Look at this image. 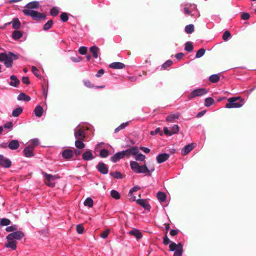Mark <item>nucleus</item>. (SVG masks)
<instances>
[{
	"mask_svg": "<svg viewBox=\"0 0 256 256\" xmlns=\"http://www.w3.org/2000/svg\"><path fill=\"white\" fill-rule=\"evenodd\" d=\"M18 229V226L15 225L13 224L10 226H8L6 228V230L7 232H16Z\"/></svg>",
	"mask_w": 256,
	"mask_h": 256,
	"instance_id": "nucleus-50",
	"label": "nucleus"
},
{
	"mask_svg": "<svg viewBox=\"0 0 256 256\" xmlns=\"http://www.w3.org/2000/svg\"><path fill=\"white\" fill-rule=\"evenodd\" d=\"M20 146V144L18 140H10L8 144V148L11 150H16Z\"/></svg>",
	"mask_w": 256,
	"mask_h": 256,
	"instance_id": "nucleus-19",
	"label": "nucleus"
},
{
	"mask_svg": "<svg viewBox=\"0 0 256 256\" xmlns=\"http://www.w3.org/2000/svg\"><path fill=\"white\" fill-rule=\"evenodd\" d=\"M90 50L92 53V56L94 58H98V54L100 52V48L98 46H93L90 48Z\"/></svg>",
	"mask_w": 256,
	"mask_h": 256,
	"instance_id": "nucleus-26",
	"label": "nucleus"
},
{
	"mask_svg": "<svg viewBox=\"0 0 256 256\" xmlns=\"http://www.w3.org/2000/svg\"><path fill=\"white\" fill-rule=\"evenodd\" d=\"M179 130V127L177 124H174L172 127L164 128V134L168 136H171L174 134H176Z\"/></svg>",
	"mask_w": 256,
	"mask_h": 256,
	"instance_id": "nucleus-10",
	"label": "nucleus"
},
{
	"mask_svg": "<svg viewBox=\"0 0 256 256\" xmlns=\"http://www.w3.org/2000/svg\"><path fill=\"white\" fill-rule=\"evenodd\" d=\"M208 90L205 88H197L193 90L188 96V98L191 100L196 97L202 96L205 95Z\"/></svg>",
	"mask_w": 256,
	"mask_h": 256,
	"instance_id": "nucleus-8",
	"label": "nucleus"
},
{
	"mask_svg": "<svg viewBox=\"0 0 256 256\" xmlns=\"http://www.w3.org/2000/svg\"><path fill=\"white\" fill-rule=\"evenodd\" d=\"M160 134V136L162 135V132H161L160 129V128H158L154 130H152L150 132V134L152 136H154V135L156 134Z\"/></svg>",
	"mask_w": 256,
	"mask_h": 256,
	"instance_id": "nucleus-56",
	"label": "nucleus"
},
{
	"mask_svg": "<svg viewBox=\"0 0 256 256\" xmlns=\"http://www.w3.org/2000/svg\"><path fill=\"white\" fill-rule=\"evenodd\" d=\"M250 14L247 12H243L241 16L242 18L244 20H248L250 18Z\"/></svg>",
	"mask_w": 256,
	"mask_h": 256,
	"instance_id": "nucleus-63",
	"label": "nucleus"
},
{
	"mask_svg": "<svg viewBox=\"0 0 256 256\" xmlns=\"http://www.w3.org/2000/svg\"><path fill=\"white\" fill-rule=\"evenodd\" d=\"M7 242L5 243V246L7 248H10L12 250H14L17 248V242L12 239L9 238L8 236H6Z\"/></svg>",
	"mask_w": 256,
	"mask_h": 256,
	"instance_id": "nucleus-12",
	"label": "nucleus"
},
{
	"mask_svg": "<svg viewBox=\"0 0 256 256\" xmlns=\"http://www.w3.org/2000/svg\"><path fill=\"white\" fill-rule=\"evenodd\" d=\"M23 109L22 107H18L14 109L12 112V116L14 117L18 116L22 112Z\"/></svg>",
	"mask_w": 256,
	"mask_h": 256,
	"instance_id": "nucleus-31",
	"label": "nucleus"
},
{
	"mask_svg": "<svg viewBox=\"0 0 256 256\" xmlns=\"http://www.w3.org/2000/svg\"><path fill=\"white\" fill-rule=\"evenodd\" d=\"M132 156H134V158L136 161L143 162L146 159V156L141 153H139V152L135 155H132Z\"/></svg>",
	"mask_w": 256,
	"mask_h": 256,
	"instance_id": "nucleus-30",
	"label": "nucleus"
},
{
	"mask_svg": "<svg viewBox=\"0 0 256 256\" xmlns=\"http://www.w3.org/2000/svg\"><path fill=\"white\" fill-rule=\"evenodd\" d=\"M170 250L171 252H174L176 250V248H178V244H176L174 242H172L170 246Z\"/></svg>",
	"mask_w": 256,
	"mask_h": 256,
	"instance_id": "nucleus-52",
	"label": "nucleus"
},
{
	"mask_svg": "<svg viewBox=\"0 0 256 256\" xmlns=\"http://www.w3.org/2000/svg\"><path fill=\"white\" fill-rule=\"evenodd\" d=\"M206 50L204 48H202L198 50L196 52V58H199L202 57L205 54Z\"/></svg>",
	"mask_w": 256,
	"mask_h": 256,
	"instance_id": "nucleus-47",
	"label": "nucleus"
},
{
	"mask_svg": "<svg viewBox=\"0 0 256 256\" xmlns=\"http://www.w3.org/2000/svg\"><path fill=\"white\" fill-rule=\"evenodd\" d=\"M53 24H54L53 23V21L52 20H48L44 25V26H43V30H50L52 28Z\"/></svg>",
	"mask_w": 256,
	"mask_h": 256,
	"instance_id": "nucleus-44",
	"label": "nucleus"
},
{
	"mask_svg": "<svg viewBox=\"0 0 256 256\" xmlns=\"http://www.w3.org/2000/svg\"><path fill=\"white\" fill-rule=\"evenodd\" d=\"M88 128L85 126L78 125L74 130V136L76 140H84L88 135Z\"/></svg>",
	"mask_w": 256,
	"mask_h": 256,
	"instance_id": "nucleus-5",
	"label": "nucleus"
},
{
	"mask_svg": "<svg viewBox=\"0 0 256 256\" xmlns=\"http://www.w3.org/2000/svg\"><path fill=\"white\" fill-rule=\"evenodd\" d=\"M68 16L67 13L62 12L60 14V20L64 22H66L68 21Z\"/></svg>",
	"mask_w": 256,
	"mask_h": 256,
	"instance_id": "nucleus-55",
	"label": "nucleus"
},
{
	"mask_svg": "<svg viewBox=\"0 0 256 256\" xmlns=\"http://www.w3.org/2000/svg\"><path fill=\"white\" fill-rule=\"evenodd\" d=\"M10 82L9 84L10 86L14 87H18L20 84V80L15 75H12L10 76Z\"/></svg>",
	"mask_w": 256,
	"mask_h": 256,
	"instance_id": "nucleus-20",
	"label": "nucleus"
},
{
	"mask_svg": "<svg viewBox=\"0 0 256 256\" xmlns=\"http://www.w3.org/2000/svg\"><path fill=\"white\" fill-rule=\"evenodd\" d=\"M11 223V221L6 218H0V226H8Z\"/></svg>",
	"mask_w": 256,
	"mask_h": 256,
	"instance_id": "nucleus-40",
	"label": "nucleus"
},
{
	"mask_svg": "<svg viewBox=\"0 0 256 256\" xmlns=\"http://www.w3.org/2000/svg\"><path fill=\"white\" fill-rule=\"evenodd\" d=\"M138 152L139 150L138 146H132L125 150L116 152L110 158V160L112 162L116 163L121 159L129 158L132 155H135Z\"/></svg>",
	"mask_w": 256,
	"mask_h": 256,
	"instance_id": "nucleus-2",
	"label": "nucleus"
},
{
	"mask_svg": "<svg viewBox=\"0 0 256 256\" xmlns=\"http://www.w3.org/2000/svg\"><path fill=\"white\" fill-rule=\"evenodd\" d=\"M42 174L44 179L46 180V184L51 188H53L55 186L54 180L60 178V176L58 174L52 175L44 172H42Z\"/></svg>",
	"mask_w": 256,
	"mask_h": 256,
	"instance_id": "nucleus-9",
	"label": "nucleus"
},
{
	"mask_svg": "<svg viewBox=\"0 0 256 256\" xmlns=\"http://www.w3.org/2000/svg\"><path fill=\"white\" fill-rule=\"evenodd\" d=\"M40 144V140L38 138H33L30 140L29 144L28 146L32 148L34 150V148L36 146H38Z\"/></svg>",
	"mask_w": 256,
	"mask_h": 256,
	"instance_id": "nucleus-29",
	"label": "nucleus"
},
{
	"mask_svg": "<svg viewBox=\"0 0 256 256\" xmlns=\"http://www.w3.org/2000/svg\"><path fill=\"white\" fill-rule=\"evenodd\" d=\"M84 84L88 88H92L94 87L90 82L88 80H85L84 81Z\"/></svg>",
	"mask_w": 256,
	"mask_h": 256,
	"instance_id": "nucleus-62",
	"label": "nucleus"
},
{
	"mask_svg": "<svg viewBox=\"0 0 256 256\" xmlns=\"http://www.w3.org/2000/svg\"><path fill=\"white\" fill-rule=\"evenodd\" d=\"M44 112V108H43L40 106L38 105L36 106L34 110V113L36 116L40 118L42 116Z\"/></svg>",
	"mask_w": 256,
	"mask_h": 256,
	"instance_id": "nucleus-25",
	"label": "nucleus"
},
{
	"mask_svg": "<svg viewBox=\"0 0 256 256\" xmlns=\"http://www.w3.org/2000/svg\"><path fill=\"white\" fill-rule=\"evenodd\" d=\"M130 235L134 236L137 240H140L142 237V233L137 229H133L128 232Z\"/></svg>",
	"mask_w": 256,
	"mask_h": 256,
	"instance_id": "nucleus-21",
	"label": "nucleus"
},
{
	"mask_svg": "<svg viewBox=\"0 0 256 256\" xmlns=\"http://www.w3.org/2000/svg\"><path fill=\"white\" fill-rule=\"evenodd\" d=\"M110 175L116 178L120 179L122 178V175L120 172H116L110 174Z\"/></svg>",
	"mask_w": 256,
	"mask_h": 256,
	"instance_id": "nucleus-53",
	"label": "nucleus"
},
{
	"mask_svg": "<svg viewBox=\"0 0 256 256\" xmlns=\"http://www.w3.org/2000/svg\"><path fill=\"white\" fill-rule=\"evenodd\" d=\"M18 58V56L12 52L0 53V62H3L6 68H11L13 61Z\"/></svg>",
	"mask_w": 256,
	"mask_h": 256,
	"instance_id": "nucleus-3",
	"label": "nucleus"
},
{
	"mask_svg": "<svg viewBox=\"0 0 256 256\" xmlns=\"http://www.w3.org/2000/svg\"><path fill=\"white\" fill-rule=\"evenodd\" d=\"M94 158L92 151L90 150H86L82 154V159L85 161H89Z\"/></svg>",
	"mask_w": 256,
	"mask_h": 256,
	"instance_id": "nucleus-15",
	"label": "nucleus"
},
{
	"mask_svg": "<svg viewBox=\"0 0 256 256\" xmlns=\"http://www.w3.org/2000/svg\"><path fill=\"white\" fill-rule=\"evenodd\" d=\"M183 12L185 14L190 15L194 18H198L200 16L199 12L197 9L196 5L194 4H186L184 8Z\"/></svg>",
	"mask_w": 256,
	"mask_h": 256,
	"instance_id": "nucleus-6",
	"label": "nucleus"
},
{
	"mask_svg": "<svg viewBox=\"0 0 256 256\" xmlns=\"http://www.w3.org/2000/svg\"><path fill=\"white\" fill-rule=\"evenodd\" d=\"M140 188V186H133L129 191L128 194L130 196H132V200H134L136 199V197L132 195V193L134 192L137 191Z\"/></svg>",
	"mask_w": 256,
	"mask_h": 256,
	"instance_id": "nucleus-37",
	"label": "nucleus"
},
{
	"mask_svg": "<svg viewBox=\"0 0 256 256\" xmlns=\"http://www.w3.org/2000/svg\"><path fill=\"white\" fill-rule=\"evenodd\" d=\"M183 253V246L181 243L178 244V248L174 251V256H182Z\"/></svg>",
	"mask_w": 256,
	"mask_h": 256,
	"instance_id": "nucleus-28",
	"label": "nucleus"
},
{
	"mask_svg": "<svg viewBox=\"0 0 256 256\" xmlns=\"http://www.w3.org/2000/svg\"><path fill=\"white\" fill-rule=\"evenodd\" d=\"M184 50L188 52H191L193 50L194 47L192 42H187L184 44Z\"/></svg>",
	"mask_w": 256,
	"mask_h": 256,
	"instance_id": "nucleus-43",
	"label": "nucleus"
},
{
	"mask_svg": "<svg viewBox=\"0 0 256 256\" xmlns=\"http://www.w3.org/2000/svg\"><path fill=\"white\" fill-rule=\"evenodd\" d=\"M96 168L99 172L103 174H107L108 172V168L104 162H99L96 166Z\"/></svg>",
	"mask_w": 256,
	"mask_h": 256,
	"instance_id": "nucleus-16",
	"label": "nucleus"
},
{
	"mask_svg": "<svg viewBox=\"0 0 256 256\" xmlns=\"http://www.w3.org/2000/svg\"><path fill=\"white\" fill-rule=\"evenodd\" d=\"M130 168L136 174H146L148 176H150L154 168L149 170L146 164L140 166L138 162L135 161L130 162Z\"/></svg>",
	"mask_w": 256,
	"mask_h": 256,
	"instance_id": "nucleus-4",
	"label": "nucleus"
},
{
	"mask_svg": "<svg viewBox=\"0 0 256 256\" xmlns=\"http://www.w3.org/2000/svg\"><path fill=\"white\" fill-rule=\"evenodd\" d=\"M12 126H13L12 122H7L6 123L4 124L2 127H3V128H8L10 130H12Z\"/></svg>",
	"mask_w": 256,
	"mask_h": 256,
	"instance_id": "nucleus-57",
	"label": "nucleus"
},
{
	"mask_svg": "<svg viewBox=\"0 0 256 256\" xmlns=\"http://www.w3.org/2000/svg\"><path fill=\"white\" fill-rule=\"evenodd\" d=\"M110 233L109 229L103 231L100 234V236L103 238H106Z\"/></svg>",
	"mask_w": 256,
	"mask_h": 256,
	"instance_id": "nucleus-58",
	"label": "nucleus"
},
{
	"mask_svg": "<svg viewBox=\"0 0 256 256\" xmlns=\"http://www.w3.org/2000/svg\"><path fill=\"white\" fill-rule=\"evenodd\" d=\"M12 24V28L14 29H18L20 28V22L19 20L17 18L13 19L12 22H11ZM10 22H9L8 24H10Z\"/></svg>",
	"mask_w": 256,
	"mask_h": 256,
	"instance_id": "nucleus-33",
	"label": "nucleus"
},
{
	"mask_svg": "<svg viewBox=\"0 0 256 256\" xmlns=\"http://www.w3.org/2000/svg\"><path fill=\"white\" fill-rule=\"evenodd\" d=\"M228 102L226 105L228 108H239L244 104V100L239 97H232L228 100Z\"/></svg>",
	"mask_w": 256,
	"mask_h": 256,
	"instance_id": "nucleus-7",
	"label": "nucleus"
},
{
	"mask_svg": "<svg viewBox=\"0 0 256 256\" xmlns=\"http://www.w3.org/2000/svg\"><path fill=\"white\" fill-rule=\"evenodd\" d=\"M62 156L66 159H70L73 156V152L70 149H66L62 152Z\"/></svg>",
	"mask_w": 256,
	"mask_h": 256,
	"instance_id": "nucleus-24",
	"label": "nucleus"
},
{
	"mask_svg": "<svg viewBox=\"0 0 256 256\" xmlns=\"http://www.w3.org/2000/svg\"><path fill=\"white\" fill-rule=\"evenodd\" d=\"M110 195L114 198L116 200H118L120 198V194L114 190H111Z\"/></svg>",
	"mask_w": 256,
	"mask_h": 256,
	"instance_id": "nucleus-49",
	"label": "nucleus"
},
{
	"mask_svg": "<svg viewBox=\"0 0 256 256\" xmlns=\"http://www.w3.org/2000/svg\"><path fill=\"white\" fill-rule=\"evenodd\" d=\"M170 158V155L166 153H162L158 154L156 157V160L158 164H162L167 160Z\"/></svg>",
	"mask_w": 256,
	"mask_h": 256,
	"instance_id": "nucleus-14",
	"label": "nucleus"
},
{
	"mask_svg": "<svg viewBox=\"0 0 256 256\" xmlns=\"http://www.w3.org/2000/svg\"><path fill=\"white\" fill-rule=\"evenodd\" d=\"M194 148L192 144H188L184 146L182 150V154L186 156Z\"/></svg>",
	"mask_w": 256,
	"mask_h": 256,
	"instance_id": "nucleus-22",
	"label": "nucleus"
},
{
	"mask_svg": "<svg viewBox=\"0 0 256 256\" xmlns=\"http://www.w3.org/2000/svg\"><path fill=\"white\" fill-rule=\"evenodd\" d=\"M0 166L4 168H9L12 166V162L9 158L0 154Z\"/></svg>",
	"mask_w": 256,
	"mask_h": 256,
	"instance_id": "nucleus-13",
	"label": "nucleus"
},
{
	"mask_svg": "<svg viewBox=\"0 0 256 256\" xmlns=\"http://www.w3.org/2000/svg\"><path fill=\"white\" fill-rule=\"evenodd\" d=\"M231 38V34L230 32L226 30L224 32L222 35V39L224 41H228Z\"/></svg>",
	"mask_w": 256,
	"mask_h": 256,
	"instance_id": "nucleus-48",
	"label": "nucleus"
},
{
	"mask_svg": "<svg viewBox=\"0 0 256 256\" xmlns=\"http://www.w3.org/2000/svg\"><path fill=\"white\" fill-rule=\"evenodd\" d=\"M194 25L192 24H190L186 25L185 27V32L188 34H191L194 32Z\"/></svg>",
	"mask_w": 256,
	"mask_h": 256,
	"instance_id": "nucleus-36",
	"label": "nucleus"
},
{
	"mask_svg": "<svg viewBox=\"0 0 256 256\" xmlns=\"http://www.w3.org/2000/svg\"><path fill=\"white\" fill-rule=\"evenodd\" d=\"M34 149L30 146H26L24 150L23 153L24 156L27 158H32L34 156Z\"/></svg>",
	"mask_w": 256,
	"mask_h": 256,
	"instance_id": "nucleus-18",
	"label": "nucleus"
},
{
	"mask_svg": "<svg viewBox=\"0 0 256 256\" xmlns=\"http://www.w3.org/2000/svg\"><path fill=\"white\" fill-rule=\"evenodd\" d=\"M125 64L120 62H114L109 65V68L112 69H122L125 67Z\"/></svg>",
	"mask_w": 256,
	"mask_h": 256,
	"instance_id": "nucleus-23",
	"label": "nucleus"
},
{
	"mask_svg": "<svg viewBox=\"0 0 256 256\" xmlns=\"http://www.w3.org/2000/svg\"><path fill=\"white\" fill-rule=\"evenodd\" d=\"M40 7L39 2L37 1H32L27 4L22 10V12L26 16H30L34 20H44L46 15L43 13L36 12L34 9L38 8Z\"/></svg>",
	"mask_w": 256,
	"mask_h": 256,
	"instance_id": "nucleus-1",
	"label": "nucleus"
},
{
	"mask_svg": "<svg viewBox=\"0 0 256 256\" xmlns=\"http://www.w3.org/2000/svg\"><path fill=\"white\" fill-rule=\"evenodd\" d=\"M30 98L26 94L22 92L20 93L17 97V100L20 101H24L26 102H29L30 100Z\"/></svg>",
	"mask_w": 256,
	"mask_h": 256,
	"instance_id": "nucleus-27",
	"label": "nucleus"
},
{
	"mask_svg": "<svg viewBox=\"0 0 256 256\" xmlns=\"http://www.w3.org/2000/svg\"><path fill=\"white\" fill-rule=\"evenodd\" d=\"M214 102V100L210 97L207 98L204 100V106L208 107L212 105Z\"/></svg>",
	"mask_w": 256,
	"mask_h": 256,
	"instance_id": "nucleus-41",
	"label": "nucleus"
},
{
	"mask_svg": "<svg viewBox=\"0 0 256 256\" xmlns=\"http://www.w3.org/2000/svg\"><path fill=\"white\" fill-rule=\"evenodd\" d=\"M84 231V226L82 224H78L76 226V232L79 234H82Z\"/></svg>",
	"mask_w": 256,
	"mask_h": 256,
	"instance_id": "nucleus-59",
	"label": "nucleus"
},
{
	"mask_svg": "<svg viewBox=\"0 0 256 256\" xmlns=\"http://www.w3.org/2000/svg\"><path fill=\"white\" fill-rule=\"evenodd\" d=\"M32 72L36 77L38 78L39 76V70L35 66H32Z\"/></svg>",
	"mask_w": 256,
	"mask_h": 256,
	"instance_id": "nucleus-60",
	"label": "nucleus"
},
{
	"mask_svg": "<svg viewBox=\"0 0 256 256\" xmlns=\"http://www.w3.org/2000/svg\"><path fill=\"white\" fill-rule=\"evenodd\" d=\"M22 34L19 30H14L12 32V38L16 40H18L22 37Z\"/></svg>",
	"mask_w": 256,
	"mask_h": 256,
	"instance_id": "nucleus-38",
	"label": "nucleus"
},
{
	"mask_svg": "<svg viewBox=\"0 0 256 256\" xmlns=\"http://www.w3.org/2000/svg\"><path fill=\"white\" fill-rule=\"evenodd\" d=\"M94 202L90 198H88L84 202V205L88 206L89 208H92L93 206Z\"/></svg>",
	"mask_w": 256,
	"mask_h": 256,
	"instance_id": "nucleus-45",
	"label": "nucleus"
},
{
	"mask_svg": "<svg viewBox=\"0 0 256 256\" xmlns=\"http://www.w3.org/2000/svg\"><path fill=\"white\" fill-rule=\"evenodd\" d=\"M172 64V62L171 60H168L166 62L162 64V67L164 69H166L170 66Z\"/></svg>",
	"mask_w": 256,
	"mask_h": 256,
	"instance_id": "nucleus-54",
	"label": "nucleus"
},
{
	"mask_svg": "<svg viewBox=\"0 0 256 256\" xmlns=\"http://www.w3.org/2000/svg\"><path fill=\"white\" fill-rule=\"evenodd\" d=\"M179 117L178 114H171L168 116L166 118L167 122H173L175 120L178 119Z\"/></svg>",
	"mask_w": 256,
	"mask_h": 256,
	"instance_id": "nucleus-39",
	"label": "nucleus"
},
{
	"mask_svg": "<svg viewBox=\"0 0 256 256\" xmlns=\"http://www.w3.org/2000/svg\"><path fill=\"white\" fill-rule=\"evenodd\" d=\"M110 154V152L105 148L102 149L100 151V156L102 158H106Z\"/></svg>",
	"mask_w": 256,
	"mask_h": 256,
	"instance_id": "nucleus-42",
	"label": "nucleus"
},
{
	"mask_svg": "<svg viewBox=\"0 0 256 256\" xmlns=\"http://www.w3.org/2000/svg\"><path fill=\"white\" fill-rule=\"evenodd\" d=\"M220 77L218 74H214L209 76V80L212 82L216 83L220 80Z\"/></svg>",
	"mask_w": 256,
	"mask_h": 256,
	"instance_id": "nucleus-34",
	"label": "nucleus"
},
{
	"mask_svg": "<svg viewBox=\"0 0 256 256\" xmlns=\"http://www.w3.org/2000/svg\"><path fill=\"white\" fill-rule=\"evenodd\" d=\"M128 124H129L128 122H123V123L121 124L118 128H116L114 130V132L116 133L118 132H119L120 130L124 128L126 126H128Z\"/></svg>",
	"mask_w": 256,
	"mask_h": 256,
	"instance_id": "nucleus-46",
	"label": "nucleus"
},
{
	"mask_svg": "<svg viewBox=\"0 0 256 256\" xmlns=\"http://www.w3.org/2000/svg\"><path fill=\"white\" fill-rule=\"evenodd\" d=\"M170 242V240L169 238L167 236H165L163 238V243L164 244L166 245Z\"/></svg>",
	"mask_w": 256,
	"mask_h": 256,
	"instance_id": "nucleus-64",
	"label": "nucleus"
},
{
	"mask_svg": "<svg viewBox=\"0 0 256 256\" xmlns=\"http://www.w3.org/2000/svg\"><path fill=\"white\" fill-rule=\"evenodd\" d=\"M84 140H76L75 141V146L78 149H82L85 147L84 144L82 142Z\"/></svg>",
	"mask_w": 256,
	"mask_h": 256,
	"instance_id": "nucleus-35",
	"label": "nucleus"
},
{
	"mask_svg": "<svg viewBox=\"0 0 256 256\" xmlns=\"http://www.w3.org/2000/svg\"><path fill=\"white\" fill-rule=\"evenodd\" d=\"M78 52L81 54H86L87 52V48L86 46H80L79 48Z\"/></svg>",
	"mask_w": 256,
	"mask_h": 256,
	"instance_id": "nucleus-61",
	"label": "nucleus"
},
{
	"mask_svg": "<svg viewBox=\"0 0 256 256\" xmlns=\"http://www.w3.org/2000/svg\"><path fill=\"white\" fill-rule=\"evenodd\" d=\"M59 8L58 7H53L50 10V14L52 16H56L58 14Z\"/></svg>",
	"mask_w": 256,
	"mask_h": 256,
	"instance_id": "nucleus-51",
	"label": "nucleus"
},
{
	"mask_svg": "<svg viewBox=\"0 0 256 256\" xmlns=\"http://www.w3.org/2000/svg\"><path fill=\"white\" fill-rule=\"evenodd\" d=\"M157 198L160 202H164L166 199V194L164 192H159L157 194Z\"/></svg>",
	"mask_w": 256,
	"mask_h": 256,
	"instance_id": "nucleus-32",
	"label": "nucleus"
},
{
	"mask_svg": "<svg viewBox=\"0 0 256 256\" xmlns=\"http://www.w3.org/2000/svg\"><path fill=\"white\" fill-rule=\"evenodd\" d=\"M136 202L146 210H150V206L146 200L138 199L136 200Z\"/></svg>",
	"mask_w": 256,
	"mask_h": 256,
	"instance_id": "nucleus-17",
	"label": "nucleus"
},
{
	"mask_svg": "<svg viewBox=\"0 0 256 256\" xmlns=\"http://www.w3.org/2000/svg\"><path fill=\"white\" fill-rule=\"evenodd\" d=\"M8 238H12L16 241V240H20L24 236V233L20 230H16L13 232H12L8 235Z\"/></svg>",
	"mask_w": 256,
	"mask_h": 256,
	"instance_id": "nucleus-11",
	"label": "nucleus"
}]
</instances>
